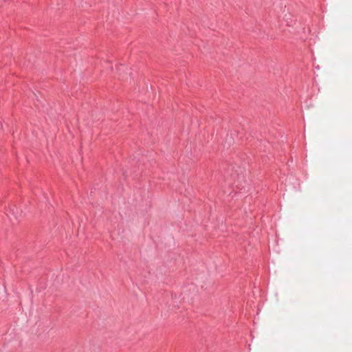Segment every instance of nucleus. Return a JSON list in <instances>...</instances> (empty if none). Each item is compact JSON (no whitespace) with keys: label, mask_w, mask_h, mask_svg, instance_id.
<instances>
[{"label":"nucleus","mask_w":352,"mask_h":352,"mask_svg":"<svg viewBox=\"0 0 352 352\" xmlns=\"http://www.w3.org/2000/svg\"><path fill=\"white\" fill-rule=\"evenodd\" d=\"M126 66H125V65H120V66H118V67H117V70H118V72H121V71H123V70H124V69H126Z\"/></svg>","instance_id":"1"},{"label":"nucleus","mask_w":352,"mask_h":352,"mask_svg":"<svg viewBox=\"0 0 352 352\" xmlns=\"http://www.w3.org/2000/svg\"><path fill=\"white\" fill-rule=\"evenodd\" d=\"M119 76H120L122 78H124V76H122L120 73H119Z\"/></svg>","instance_id":"2"}]
</instances>
